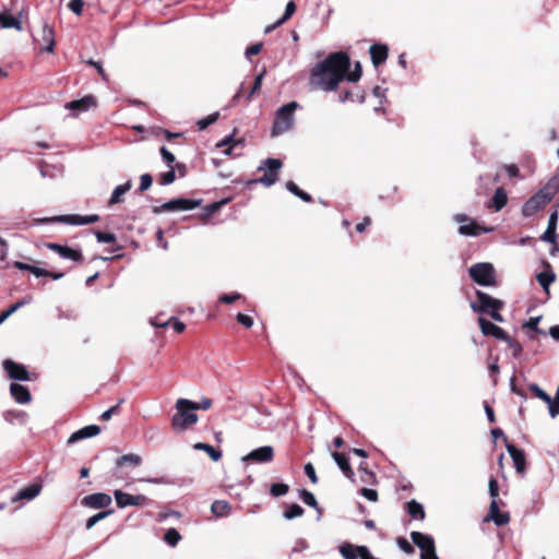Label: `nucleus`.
Listing matches in <instances>:
<instances>
[{
    "mask_svg": "<svg viewBox=\"0 0 559 559\" xmlns=\"http://www.w3.org/2000/svg\"><path fill=\"white\" fill-rule=\"evenodd\" d=\"M349 68V58L345 52H334L314 66L309 84L324 92L334 91L345 78Z\"/></svg>",
    "mask_w": 559,
    "mask_h": 559,
    "instance_id": "f257e3e1",
    "label": "nucleus"
},
{
    "mask_svg": "<svg viewBox=\"0 0 559 559\" xmlns=\"http://www.w3.org/2000/svg\"><path fill=\"white\" fill-rule=\"evenodd\" d=\"M175 408L176 414L171 418V427L176 432H183L198 423L195 402L178 399Z\"/></svg>",
    "mask_w": 559,
    "mask_h": 559,
    "instance_id": "f03ea898",
    "label": "nucleus"
},
{
    "mask_svg": "<svg viewBox=\"0 0 559 559\" xmlns=\"http://www.w3.org/2000/svg\"><path fill=\"white\" fill-rule=\"evenodd\" d=\"M298 106V103L290 102L277 109L272 128V136H277L293 129L295 123L294 112Z\"/></svg>",
    "mask_w": 559,
    "mask_h": 559,
    "instance_id": "7ed1b4c3",
    "label": "nucleus"
},
{
    "mask_svg": "<svg viewBox=\"0 0 559 559\" xmlns=\"http://www.w3.org/2000/svg\"><path fill=\"white\" fill-rule=\"evenodd\" d=\"M468 273L478 285L492 286L496 284L495 269L490 263H476L469 267Z\"/></svg>",
    "mask_w": 559,
    "mask_h": 559,
    "instance_id": "20e7f679",
    "label": "nucleus"
},
{
    "mask_svg": "<svg viewBox=\"0 0 559 559\" xmlns=\"http://www.w3.org/2000/svg\"><path fill=\"white\" fill-rule=\"evenodd\" d=\"M282 168V162L276 158H267L260 166L259 170H264L263 177L257 180L265 187L273 186L278 179V170Z\"/></svg>",
    "mask_w": 559,
    "mask_h": 559,
    "instance_id": "39448f33",
    "label": "nucleus"
},
{
    "mask_svg": "<svg viewBox=\"0 0 559 559\" xmlns=\"http://www.w3.org/2000/svg\"><path fill=\"white\" fill-rule=\"evenodd\" d=\"M200 205V201L191 200V199H173L160 206H155L153 212L155 214H159L162 212H178V211H189L198 207Z\"/></svg>",
    "mask_w": 559,
    "mask_h": 559,
    "instance_id": "423d86ee",
    "label": "nucleus"
},
{
    "mask_svg": "<svg viewBox=\"0 0 559 559\" xmlns=\"http://www.w3.org/2000/svg\"><path fill=\"white\" fill-rule=\"evenodd\" d=\"M476 297L478 301L471 302V308L474 312L488 313L491 310L501 309L503 307V302L501 300L496 299L481 290H476Z\"/></svg>",
    "mask_w": 559,
    "mask_h": 559,
    "instance_id": "0eeeda50",
    "label": "nucleus"
},
{
    "mask_svg": "<svg viewBox=\"0 0 559 559\" xmlns=\"http://www.w3.org/2000/svg\"><path fill=\"white\" fill-rule=\"evenodd\" d=\"M114 497L119 509L142 507L150 503V499L144 495H131L119 489L114 491Z\"/></svg>",
    "mask_w": 559,
    "mask_h": 559,
    "instance_id": "6e6552de",
    "label": "nucleus"
},
{
    "mask_svg": "<svg viewBox=\"0 0 559 559\" xmlns=\"http://www.w3.org/2000/svg\"><path fill=\"white\" fill-rule=\"evenodd\" d=\"M551 199L542 189L531 197L523 205L522 213L524 216L530 217L535 215L539 210L544 209Z\"/></svg>",
    "mask_w": 559,
    "mask_h": 559,
    "instance_id": "1a4fd4ad",
    "label": "nucleus"
},
{
    "mask_svg": "<svg viewBox=\"0 0 559 559\" xmlns=\"http://www.w3.org/2000/svg\"><path fill=\"white\" fill-rule=\"evenodd\" d=\"M274 457V449L271 445H263L258 449L252 450L247 455H245L241 461L242 462H251V463H269L272 462Z\"/></svg>",
    "mask_w": 559,
    "mask_h": 559,
    "instance_id": "9d476101",
    "label": "nucleus"
},
{
    "mask_svg": "<svg viewBox=\"0 0 559 559\" xmlns=\"http://www.w3.org/2000/svg\"><path fill=\"white\" fill-rule=\"evenodd\" d=\"M98 219H99V217L96 214L85 215V216L73 214V215L55 216L51 218H45L43 221L44 222H59V223H64V224H69V225H88V224L96 223Z\"/></svg>",
    "mask_w": 559,
    "mask_h": 559,
    "instance_id": "9b49d317",
    "label": "nucleus"
},
{
    "mask_svg": "<svg viewBox=\"0 0 559 559\" xmlns=\"http://www.w3.org/2000/svg\"><path fill=\"white\" fill-rule=\"evenodd\" d=\"M479 328L481 330V333L485 336H493L497 340L500 341H507L509 340V335L498 325L493 324L492 322L486 320L483 317L478 318Z\"/></svg>",
    "mask_w": 559,
    "mask_h": 559,
    "instance_id": "f8f14e48",
    "label": "nucleus"
},
{
    "mask_svg": "<svg viewBox=\"0 0 559 559\" xmlns=\"http://www.w3.org/2000/svg\"><path fill=\"white\" fill-rule=\"evenodd\" d=\"M111 497L104 492L92 493L84 497L81 503L92 509L107 508L111 504Z\"/></svg>",
    "mask_w": 559,
    "mask_h": 559,
    "instance_id": "ddd939ff",
    "label": "nucleus"
},
{
    "mask_svg": "<svg viewBox=\"0 0 559 559\" xmlns=\"http://www.w3.org/2000/svg\"><path fill=\"white\" fill-rule=\"evenodd\" d=\"M3 367L11 379L20 381H27L29 379L28 371L23 365L7 359L3 361Z\"/></svg>",
    "mask_w": 559,
    "mask_h": 559,
    "instance_id": "4468645a",
    "label": "nucleus"
},
{
    "mask_svg": "<svg viewBox=\"0 0 559 559\" xmlns=\"http://www.w3.org/2000/svg\"><path fill=\"white\" fill-rule=\"evenodd\" d=\"M41 491V485L32 484L25 488L20 489L12 498L11 502L16 503L19 501H31L35 499Z\"/></svg>",
    "mask_w": 559,
    "mask_h": 559,
    "instance_id": "2eb2a0df",
    "label": "nucleus"
},
{
    "mask_svg": "<svg viewBox=\"0 0 559 559\" xmlns=\"http://www.w3.org/2000/svg\"><path fill=\"white\" fill-rule=\"evenodd\" d=\"M47 248L57 252L63 259H69L74 262H80L82 260L81 251L72 249L70 247L50 242L47 243Z\"/></svg>",
    "mask_w": 559,
    "mask_h": 559,
    "instance_id": "dca6fc26",
    "label": "nucleus"
},
{
    "mask_svg": "<svg viewBox=\"0 0 559 559\" xmlns=\"http://www.w3.org/2000/svg\"><path fill=\"white\" fill-rule=\"evenodd\" d=\"M412 542L421 550L432 552L435 547V540L432 536L428 534H424L420 532H412L411 533Z\"/></svg>",
    "mask_w": 559,
    "mask_h": 559,
    "instance_id": "f3484780",
    "label": "nucleus"
},
{
    "mask_svg": "<svg viewBox=\"0 0 559 559\" xmlns=\"http://www.w3.org/2000/svg\"><path fill=\"white\" fill-rule=\"evenodd\" d=\"M96 106V100L93 96L88 95L78 100H72L66 104V108L75 112H84L90 108Z\"/></svg>",
    "mask_w": 559,
    "mask_h": 559,
    "instance_id": "a211bd4d",
    "label": "nucleus"
},
{
    "mask_svg": "<svg viewBox=\"0 0 559 559\" xmlns=\"http://www.w3.org/2000/svg\"><path fill=\"white\" fill-rule=\"evenodd\" d=\"M507 451L514 463L516 472L520 474L524 473L526 461L523 451L516 449L513 444L509 443H507Z\"/></svg>",
    "mask_w": 559,
    "mask_h": 559,
    "instance_id": "6ab92c4d",
    "label": "nucleus"
},
{
    "mask_svg": "<svg viewBox=\"0 0 559 559\" xmlns=\"http://www.w3.org/2000/svg\"><path fill=\"white\" fill-rule=\"evenodd\" d=\"M99 432H100V428L97 425H90V426L83 427L70 436L68 443H74L82 439L95 437Z\"/></svg>",
    "mask_w": 559,
    "mask_h": 559,
    "instance_id": "aec40b11",
    "label": "nucleus"
},
{
    "mask_svg": "<svg viewBox=\"0 0 559 559\" xmlns=\"http://www.w3.org/2000/svg\"><path fill=\"white\" fill-rule=\"evenodd\" d=\"M488 518L495 522L496 525L502 526L509 523L510 516L508 513H500L496 500H492L489 506Z\"/></svg>",
    "mask_w": 559,
    "mask_h": 559,
    "instance_id": "412c9836",
    "label": "nucleus"
},
{
    "mask_svg": "<svg viewBox=\"0 0 559 559\" xmlns=\"http://www.w3.org/2000/svg\"><path fill=\"white\" fill-rule=\"evenodd\" d=\"M10 392L19 404H26L31 401V393L28 389L22 384L12 383L10 385Z\"/></svg>",
    "mask_w": 559,
    "mask_h": 559,
    "instance_id": "4be33fe9",
    "label": "nucleus"
},
{
    "mask_svg": "<svg viewBox=\"0 0 559 559\" xmlns=\"http://www.w3.org/2000/svg\"><path fill=\"white\" fill-rule=\"evenodd\" d=\"M369 52L376 67L383 63L388 58V47L385 45L374 44L370 47Z\"/></svg>",
    "mask_w": 559,
    "mask_h": 559,
    "instance_id": "5701e85b",
    "label": "nucleus"
},
{
    "mask_svg": "<svg viewBox=\"0 0 559 559\" xmlns=\"http://www.w3.org/2000/svg\"><path fill=\"white\" fill-rule=\"evenodd\" d=\"M216 146L217 147H225L223 150L224 155L231 156V155H234V151L238 146H243V141L242 140H236V139H234V135L230 134V135L226 136L224 140H222L221 142H218L216 144Z\"/></svg>",
    "mask_w": 559,
    "mask_h": 559,
    "instance_id": "b1692460",
    "label": "nucleus"
},
{
    "mask_svg": "<svg viewBox=\"0 0 559 559\" xmlns=\"http://www.w3.org/2000/svg\"><path fill=\"white\" fill-rule=\"evenodd\" d=\"M132 188V181L131 180H128L127 182H124L123 185H119L117 186L112 193H111V197L108 201V205L111 206V205H115V204H118V203H121L122 202V198L123 195Z\"/></svg>",
    "mask_w": 559,
    "mask_h": 559,
    "instance_id": "393cba45",
    "label": "nucleus"
},
{
    "mask_svg": "<svg viewBox=\"0 0 559 559\" xmlns=\"http://www.w3.org/2000/svg\"><path fill=\"white\" fill-rule=\"evenodd\" d=\"M332 457L334 459V461L337 464V466L340 467V469L344 473V475L347 478L353 479L354 472L350 468V465L348 463L346 455L343 453H338V452H332Z\"/></svg>",
    "mask_w": 559,
    "mask_h": 559,
    "instance_id": "a878e982",
    "label": "nucleus"
},
{
    "mask_svg": "<svg viewBox=\"0 0 559 559\" xmlns=\"http://www.w3.org/2000/svg\"><path fill=\"white\" fill-rule=\"evenodd\" d=\"M492 228H481L476 223L471 221L468 224H463L459 228L460 235L463 236H478L481 233H490Z\"/></svg>",
    "mask_w": 559,
    "mask_h": 559,
    "instance_id": "bb28decb",
    "label": "nucleus"
},
{
    "mask_svg": "<svg viewBox=\"0 0 559 559\" xmlns=\"http://www.w3.org/2000/svg\"><path fill=\"white\" fill-rule=\"evenodd\" d=\"M41 40L45 44L44 50L52 52L55 47V32L47 24H45L41 28Z\"/></svg>",
    "mask_w": 559,
    "mask_h": 559,
    "instance_id": "cd10ccee",
    "label": "nucleus"
},
{
    "mask_svg": "<svg viewBox=\"0 0 559 559\" xmlns=\"http://www.w3.org/2000/svg\"><path fill=\"white\" fill-rule=\"evenodd\" d=\"M0 25L2 28H15L17 31L22 29L21 22L8 12L0 13Z\"/></svg>",
    "mask_w": 559,
    "mask_h": 559,
    "instance_id": "c85d7f7f",
    "label": "nucleus"
},
{
    "mask_svg": "<svg viewBox=\"0 0 559 559\" xmlns=\"http://www.w3.org/2000/svg\"><path fill=\"white\" fill-rule=\"evenodd\" d=\"M193 449L199 450V451H204L205 453L209 454V456L214 462L219 461L222 457V452L207 443L198 442V443L193 444Z\"/></svg>",
    "mask_w": 559,
    "mask_h": 559,
    "instance_id": "c756f323",
    "label": "nucleus"
},
{
    "mask_svg": "<svg viewBox=\"0 0 559 559\" xmlns=\"http://www.w3.org/2000/svg\"><path fill=\"white\" fill-rule=\"evenodd\" d=\"M231 507L225 500H216L211 506V512L216 516H226L230 513Z\"/></svg>",
    "mask_w": 559,
    "mask_h": 559,
    "instance_id": "7c9ffc66",
    "label": "nucleus"
},
{
    "mask_svg": "<svg viewBox=\"0 0 559 559\" xmlns=\"http://www.w3.org/2000/svg\"><path fill=\"white\" fill-rule=\"evenodd\" d=\"M116 464L117 466L131 465L136 467L142 464V457L134 453L124 454L117 459Z\"/></svg>",
    "mask_w": 559,
    "mask_h": 559,
    "instance_id": "2f4dec72",
    "label": "nucleus"
},
{
    "mask_svg": "<svg viewBox=\"0 0 559 559\" xmlns=\"http://www.w3.org/2000/svg\"><path fill=\"white\" fill-rule=\"evenodd\" d=\"M31 302V297H25L17 302L10 306L5 311L0 314V324L3 323L10 316L17 311L21 307Z\"/></svg>",
    "mask_w": 559,
    "mask_h": 559,
    "instance_id": "473e14b6",
    "label": "nucleus"
},
{
    "mask_svg": "<svg viewBox=\"0 0 559 559\" xmlns=\"http://www.w3.org/2000/svg\"><path fill=\"white\" fill-rule=\"evenodd\" d=\"M507 201H508V197H507L504 189L498 188L495 191L491 206L495 209V211L498 212L507 204Z\"/></svg>",
    "mask_w": 559,
    "mask_h": 559,
    "instance_id": "72a5a7b5",
    "label": "nucleus"
},
{
    "mask_svg": "<svg viewBox=\"0 0 559 559\" xmlns=\"http://www.w3.org/2000/svg\"><path fill=\"white\" fill-rule=\"evenodd\" d=\"M407 512L413 519H425V511L423 506L416 500H412L407 503Z\"/></svg>",
    "mask_w": 559,
    "mask_h": 559,
    "instance_id": "f704fd0d",
    "label": "nucleus"
},
{
    "mask_svg": "<svg viewBox=\"0 0 559 559\" xmlns=\"http://www.w3.org/2000/svg\"><path fill=\"white\" fill-rule=\"evenodd\" d=\"M556 275L551 271H546L537 274V281L546 293L549 292V286L555 282Z\"/></svg>",
    "mask_w": 559,
    "mask_h": 559,
    "instance_id": "c9c22d12",
    "label": "nucleus"
},
{
    "mask_svg": "<svg viewBox=\"0 0 559 559\" xmlns=\"http://www.w3.org/2000/svg\"><path fill=\"white\" fill-rule=\"evenodd\" d=\"M340 552L344 559H357L359 557L358 546L344 544L340 547Z\"/></svg>",
    "mask_w": 559,
    "mask_h": 559,
    "instance_id": "e433bc0d",
    "label": "nucleus"
},
{
    "mask_svg": "<svg viewBox=\"0 0 559 559\" xmlns=\"http://www.w3.org/2000/svg\"><path fill=\"white\" fill-rule=\"evenodd\" d=\"M286 188H287V190L289 192H292L293 194H295L296 197H298L302 201H305V202H310L311 201V195L309 193L304 192L302 190H300L299 187L294 181H288L286 183Z\"/></svg>",
    "mask_w": 559,
    "mask_h": 559,
    "instance_id": "4c0bfd02",
    "label": "nucleus"
},
{
    "mask_svg": "<svg viewBox=\"0 0 559 559\" xmlns=\"http://www.w3.org/2000/svg\"><path fill=\"white\" fill-rule=\"evenodd\" d=\"M542 190L552 199L559 190V174L554 176Z\"/></svg>",
    "mask_w": 559,
    "mask_h": 559,
    "instance_id": "58836bf2",
    "label": "nucleus"
},
{
    "mask_svg": "<svg viewBox=\"0 0 559 559\" xmlns=\"http://www.w3.org/2000/svg\"><path fill=\"white\" fill-rule=\"evenodd\" d=\"M300 498L304 501V503H306L307 506H309L311 508H314L319 512V514L321 513L320 508L317 502V499L313 493L304 489L300 491Z\"/></svg>",
    "mask_w": 559,
    "mask_h": 559,
    "instance_id": "ea45409f",
    "label": "nucleus"
},
{
    "mask_svg": "<svg viewBox=\"0 0 559 559\" xmlns=\"http://www.w3.org/2000/svg\"><path fill=\"white\" fill-rule=\"evenodd\" d=\"M180 539L181 536L176 528H168L164 535V540L171 547H175Z\"/></svg>",
    "mask_w": 559,
    "mask_h": 559,
    "instance_id": "a19ab883",
    "label": "nucleus"
},
{
    "mask_svg": "<svg viewBox=\"0 0 559 559\" xmlns=\"http://www.w3.org/2000/svg\"><path fill=\"white\" fill-rule=\"evenodd\" d=\"M304 514V509L299 504H290L284 512V518L286 520H293L299 518Z\"/></svg>",
    "mask_w": 559,
    "mask_h": 559,
    "instance_id": "79ce46f5",
    "label": "nucleus"
},
{
    "mask_svg": "<svg viewBox=\"0 0 559 559\" xmlns=\"http://www.w3.org/2000/svg\"><path fill=\"white\" fill-rule=\"evenodd\" d=\"M112 510L99 512L86 521V530H91L96 523L112 514Z\"/></svg>",
    "mask_w": 559,
    "mask_h": 559,
    "instance_id": "37998d69",
    "label": "nucleus"
},
{
    "mask_svg": "<svg viewBox=\"0 0 559 559\" xmlns=\"http://www.w3.org/2000/svg\"><path fill=\"white\" fill-rule=\"evenodd\" d=\"M530 390L542 401H544L548 408L550 407L551 397L549 394H547L544 390H542L537 384H531Z\"/></svg>",
    "mask_w": 559,
    "mask_h": 559,
    "instance_id": "c03bdc74",
    "label": "nucleus"
},
{
    "mask_svg": "<svg viewBox=\"0 0 559 559\" xmlns=\"http://www.w3.org/2000/svg\"><path fill=\"white\" fill-rule=\"evenodd\" d=\"M542 320V316H538V317H532L530 318L524 324H523V328H527L532 331H535L536 333L538 334H546L544 330H540L538 328V324Z\"/></svg>",
    "mask_w": 559,
    "mask_h": 559,
    "instance_id": "a18cd8bd",
    "label": "nucleus"
},
{
    "mask_svg": "<svg viewBox=\"0 0 559 559\" xmlns=\"http://www.w3.org/2000/svg\"><path fill=\"white\" fill-rule=\"evenodd\" d=\"M218 117H219V114L214 112V114L209 115L205 118L198 120L197 126H198L199 130L206 129L209 126L214 123L218 119Z\"/></svg>",
    "mask_w": 559,
    "mask_h": 559,
    "instance_id": "49530a36",
    "label": "nucleus"
},
{
    "mask_svg": "<svg viewBox=\"0 0 559 559\" xmlns=\"http://www.w3.org/2000/svg\"><path fill=\"white\" fill-rule=\"evenodd\" d=\"M549 415L555 418L559 415V384L556 391L555 399H551L550 407H549Z\"/></svg>",
    "mask_w": 559,
    "mask_h": 559,
    "instance_id": "de8ad7c7",
    "label": "nucleus"
},
{
    "mask_svg": "<svg viewBox=\"0 0 559 559\" xmlns=\"http://www.w3.org/2000/svg\"><path fill=\"white\" fill-rule=\"evenodd\" d=\"M296 11V4L294 1H289L286 4L285 13L282 19L277 21V25H282L284 22H286Z\"/></svg>",
    "mask_w": 559,
    "mask_h": 559,
    "instance_id": "09e8293b",
    "label": "nucleus"
},
{
    "mask_svg": "<svg viewBox=\"0 0 559 559\" xmlns=\"http://www.w3.org/2000/svg\"><path fill=\"white\" fill-rule=\"evenodd\" d=\"M175 179H176L175 170H174V167L170 166L168 171L160 175V185H163V186L170 185L175 181Z\"/></svg>",
    "mask_w": 559,
    "mask_h": 559,
    "instance_id": "8fccbe9b",
    "label": "nucleus"
},
{
    "mask_svg": "<svg viewBox=\"0 0 559 559\" xmlns=\"http://www.w3.org/2000/svg\"><path fill=\"white\" fill-rule=\"evenodd\" d=\"M95 236L98 242L111 243L116 241V236L114 234L95 231Z\"/></svg>",
    "mask_w": 559,
    "mask_h": 559,
    "instance_id": "3c124183",
    "label": "nucleus"
},
{
    "mask_svg": "<svg viewBox=\"0 0 559 559\" xmlns=\"http://www.w3.org/2000/svg\"><path fill=\"white\" fill-rule=\"evenodd\" d=\"M288 491V486L285 484H273L271 486V493L274 497L284 496Z\"/></svg>",
    "mask_w": 559,
    "mask_h": 559,
    "instance_id": "603ef678",
    "label": "nucleus"
},
{
    "mask_svg": "<svg viewBox=\"0 0 559 559\" xmlns=\"http://www.w3.org/2000/svg\"><path fill=\"white\" fill-rule=\"evenodd\" d=\"M152 182H153L152 176L150 174H143L140 177L139 190L140 191H146L152 186Z\"/></svg>",
    "mask_w": 559,
    "mask_h": 559,
    "instance_id": "864d4df0",
    "label": "nucleus"
},
{
    "mask_svg": "<svg viewBox=\"0 0 559 559\" xmlns=\"http://www.w3.org/2000/svg\"><path fill=\"white\" fill-rule=\"evenodd\" d=\"M84 2L82 0H71L68 4L69 9L76 15H81Z\"/></svg>",
    "mask_w": 559,
    "mask_h": 559,
    "instance_id": "5fc2aeb1",
    "label": "nucleus"
},
{
    "mask_svg": "<svg viewBox=\"0 0 559 559\" xmlns=\"http://www.w3.org/2000/svg\"><path fill=\"white\" fill-rule=\"evenodd\" d=\"M360 76H361V67H360V63L357 62L355 64V69L347 74V80L349 82H357L360 79Z\"/></svg>",
    "mask_w": 559,
    "mask_h": 559,
    "instance_id": "6e6d98bb",
    "label": "nucleus"
},
{
    "mask_svg": "<svg viewBox=\"0 0 559 559\" xmlns=\"http://www.w3.org/2000/svg\"><path fill=\"white\" fill-rule=\"evenodd\" d=\"M241 298V295L239 293L234 294H223L219 297V301L224 304H233L236 300H239Z\"/></svg>",
    "mask_w": 559,
    "mask_h": 559,
    "instance_id": "4d7b16f0",
    "label": "nucleus"
},
{
    "mask_svg": "<svg viewBox=\"0 0 559 559\" xmlns=\"http://www.w3.org/2000/svg\"><path fill=\"white\" fill-rule=\"evenodd\" d=\"M397 545H399L400 549L403 550L407 555H411L414 552V547L405 538H399Z\"/></svg>",
    "mask_w": 559,
    "mask_h": 559,
    "instance_id": "13d9d810",
    "label": "nucleus"
},
{
    "mask_svg": "<svg viewBox=\"0 0 559 559\" xmlns=\"http://www.w3.org/2000/svg\"><path fill=\"white\" fill-rule=\"evenodd\" d=\"M488 487H489V493L492 498V500H496V498L498 497V491H499V486H498V481L496 478H490L489 480V484H488Z\"/></svg>",
    "mask_w": 559,
    "mask_h": 559,
    "instance_id": "bf43d9fd",
    "label": "nucleus"
},
{
    "mask_svg": "<svg viewBox=\"0 0 559 559\" xmlns=\"http://www.w3.org/2000/svg\"><path fill=\"white\" fill-rule=\"evenodd\" d=\"M264 74H265V70H263L259 75H257L253 86L250 92V96L254 95L255 93H258L260 91Z\"/></svg>",
    "mask_w": 559,
    "mask_h": 559,
    "instance_id": "052dcab7",
    "label": "nucleus"
},
{
    "mask_svg": "<svg viewBox=\"0 0 559 559\" xmlns=\"http://www.w3.org/2000/svg\"><path fill=\"white\" fill-rule=\"evenodd\" d=\"M361 495L371 502H376L378 500V492L374 489L362 488Z\"/></svg>",
    "mask_w": 559,
    "mask_h": 559,
    "instance_id": "680f3d73",
    "label": "nucleus"
},
{
    "mask_svg": "<svg viewBox=\"0 0 559 559\" xmlns=\"http://www.w3.org/2000/svg\"><path fill=\"white\" fill-rule=\"evenodd\" d=\"M160 154L163 159L167 163V165L170 167L173 166V163L175 162V155L169 152L165 146L160 148Z\"/></svg>",
    "mask_w": 559,
    "mask_h": 559,
    "instance_id": "e2e57ef3",
    "label": "nucleus"
},
{
    "mask_svg": "<svg viewBox=\"0 0 559 559\" xmlns=\"http://www.w3.org/2000/svg\"><path fill=\"white\" fill-rule=\"evenodd\" d=\"M305 473L306 475L309 477V479L311 480V483L313 484H317L318 481V477H317V474H316V471H314V467L311 463H307L305 465Z\"/></svg>",
    "mask_w": 559,
    "mask_h": 559,
    "instance_id": "0e129e2a",
    "label": "nucleus"
},
{
    "mask_svg": "<svg viewBox=\"0 0 559 559\" xmlns=\"http://www.w3.org/2000/svg\"><path fill=\"white\" fill-rule=\"evenodd\" d=\"M237 321L246 328H251L253 325V319L243 313L237 314Z\"/></svg>",
    "mask_w": 559,
    "mask_h": 559,
    "instance_id": "69168bd1",
    "label": "nucleus"
},
{
    "mask_svg": "<svg viewBox=\"0 0 559 559\" xmlns=\"http://www.w3.org/2000/svg\"><path fill=\"white\" fill-rule=\"evenodd\" d=\"M122 402H123V400H120L117 405H115V406L110 407L109 409L105 411L102 414L100 418L103 420H109L112 417V415L118 411V408H119V406H120V404Z\"/></svg>",
    "mask_w": 559,
    "mask_h": 559,
    "instance_id": "338daca9",
    "label": "nucleus"
},
{
    "mask_svg": "<svg viewBox=\"0 0 559 559\" xmlns=\"http://www.w3.org/2000/svg\"><path fill=\"white\" fill-rule=\"evenodd\" d=\"M540 239L546 242L554 243L556 241V230L555 229H546L542 235Z\"/></svg>",
    "mask_w": 559,
    "mask_h": 559,
    "instance_id": "774afa93",
    "label": "nucleus"
}]
</instances>
